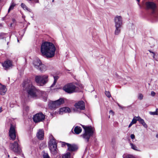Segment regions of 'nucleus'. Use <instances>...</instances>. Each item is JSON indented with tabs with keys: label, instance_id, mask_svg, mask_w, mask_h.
Segmentation results:
<instances>
[{
	"label": "nucleus",
	"instance_id": "e2e57ef3",
	"mask_svg": "<svg viewBox=\"0 0 158 158\" xmlns=\"http://www.w3.org/2000/svg\"><path fill=\"white\" fill-rule=\"evenodd\" d=\"M19 41V40H18V42Z\"/></svg>",
	"mask_w": 158,
	"mask_h": 158
},
{
	"label": "nucleus",
	"instance_id": "aec40b11",
	"mask_svg": "<svg viewBox=\"0 0 158 158\" xmlns=\"http://www.w3.org/2000/svg\"><path fill=\"white\" fill-rule=\"evenodd\" d=\"M138 121L145 128H147L148 127L147 124L145 122L144 120L142 119L140 117L138 116Z\"/></svg>",
	"mask_w": 158,
	"mask_h": 158
},
{
	"label": "nucleus",
	"instance_id": "680f3d73",
	"mask_svg": "<svg viewBox=\"0 0 158 158\" xmlns=\"http://www.w3.org/2000/svg\"><path fill=\"white\" fill-rule=\"evenodd\" d=\"M4 18H3V20H4Z\"/></svg>",
	"mask_w": 158,
	"mask_h": 158
},
{
	"label": "nucleus",
	"instance_id": "6ab92c4d",
	"mask_svg": "<svg viewBox=\"0 0 158 158\" xmlns=\"http://www.w3.org/2000/svg\"><path fill=\"white\" fill-rule=\"evenodd\" d=\"M49 108L52 110H54L57 107L55 101H50L48 104Z\"/></svg>",
	"mask_w": 158,
	"mask_h": 158
},
{
	"label": "nucleus",
	"instance_id": "f257e3e1",
	"mask_svg": "<svg viewBox=\"0 0 158 158\" xmlns=\"http://www.w3.org/2000/svg\"><path fill=\"white\" fill-rule=\"evenodd\" d=\"M56 48L52 42H45L41 44L40 52L43 56L49 58L53 57L55 55Z\"/></svg>",
	"mask_w": 158,
	"mask_h": 158
},
{
	"label": "nucleus",
	"instance_id": "2eb2a0df",
	"mask_svg": "<svg viewBox=\"0 0 158 158\" xmlns=\"http://www.w3.org/2000/svg\"><path fill=\"white\" fill-rule=\"evenodd\" d=\"M68 147V150L69 151L73 152L76 151L78 149L77 146L74 144H71L69 143L67 144Z\"/></svg>",
	"mask_w": 158,
	"mask_h": 158
},
{
	"label": "nucleus",
	"instance_id": "de8ad7c7",
	"mask_svg": "<svg viewBox=\"0 0 158 158\" xmlns=\"http://www.w3.org/2000/svg\"><path fill=\"white\" fill-rule=\"evenodd\" d=\"M117 105H118V106L121 108V109H123V107L121 106L118 103H117Z\"/></svg>",
	"mask_w": 158,
	"mask_h": 158
},
{
	"label": "nucleus",
	"instance_id": "bb28decb",
	"mask_svg": "<svg viewBox=\"0 0 158 158\" xmlns=\"http://www.w3.org/2000/svg\"><path fill=\"white\" fill-rule=\"evenodd\" d=\"M6 34L4 33H0V39H6V37H5V35Z\"/></svg>",
	"mask_w": 158,
	"mask_h": 158
},
{
	"label": "nucleus",
	"instance_id": "c9c22d12",
	"mask_svg": "<svg viewBox=\"0 0 158 158\" xmlns=\"http://www.w3.org/2000/svg\"><path fill=\"white\" fill-rule=\"evenodd\" d=\"M150 114L151 115H157L156 111L154 112H150Z\"/></svg>",
	"mask_w": 158,
	"mask_h": 158
},
{
	"label": "nucleus",
	"instance_id": "2f4dec72",
	"mask_svg": "<svg viewBox=\"0 0 158 158\" xmlns=\"http://www.w3.org/2000/svg\"><path fill=\"white\" fill-rule=\"evenodd\" d=\"M105 94L108 98H110L111 97L109 91H105Z\"/></svg>",
	"mask_w": 158,
	"mask_h": 158
},
{
	"label": "nucleus",
	"instance_id": "bf43d9fd",
	"mask_svg": "<svg viewBox=\"0 0 158 158\" xmlns=\"http://www.w3.org/2000/svg\"><path fill=\"white\" fill-rule=\"evenodd\" d=\"M38 0H37V1H36L35 2H38Z\"/></svg>",
	"mask_w": 158,
	"mask_h": 158
},
{
	"label": "nucleus",
	"instance_id": "473e14b6",
	"mask_svg": "<svg viewBox=\"0 0 158 158\" xmlns=\"http://www.w3.org/2000/svg\"><path fill=\"white\" fill-rule=\"evenodd\" d=\"M143 95L141 94H139L138 96V99H140V100H141L143 99Z\"/></svg>",
	"mask_w": 158,
	"mask_h": 158
},
{
	"label": "nucleus",
	"instance_id": "e433bc0d",
	"mask_svg": "<svg viewBox=\"0 0 158 158\" xmlns=\"http://www.w3.org/2000/svg\"><path fill=\"white\" fill-rule=\"evenodd\" d=\"M53 77L54 78V81H57V80L59 78V77L57 76H53Z\"/></svg>",
	"mask_w": 158,
	"mask_h": 158
},
{
	"label": "nucleus",
	"instance_id": "4d7b16f0",
	"mask_svg": "<svg viewBox=\"0 0 158 158\" xmlns=\"http://www.w3.org/2000/svg\"><path fill=\"white\" fill-rule=\"evenodd\" d=\"M9 44V42H7V45H8Z\"/></svg>",
	"mask_w": 158,
	"mask_h": 158
},
{
	"label": "nucleus",
	"instance_id": "a878e982",
	"mask_svg": "<svg viewBox=\"0 0 158 158\" xmlns=\"http://www.w3.org/2000/svg\"><path fill=\"white\" fill-rule=\"evenodd\" d=\"M15 4L14 3H12L11 5L10 6L8 10V12L9 13L10 10L13 9L14 6H15Z\"/></svg>",
	"mask_w": 158,
	"mask_h": 158
},
{
	"label": "nucleus",
	"instance_id": "0eeeda50",
	"mask_svg": "<svg viewBox=\"0 0 158 158\" xmlns=\"http://www.w3.org/2000/svg\"><path fill=\"white\" fill-rule=\"evenodd\" d=\"M33 64L34 67L38 70L42 72L46 70V66L43 64L41 60L39 59H36L33 61Z\"/></svg>",
	"mask_w": 158,
	"mask_h": 158
},
{
	"label": "nucleus",
	"instance_id": "69168bd1",
	"mask_svg": "<svg viewBox=\"0 0 158 158\" xmlns=\"http://www.w3.org/2000/svg\"><path fill=\"white\" fill-rule=\"evenodd\" d=\"M1 1V0H0V1Z\"/></svg>",
	"mask_w": 158,
	"mask_h": 158
},
{
	"label": "nucleus",
	"instance_id": "f03ea898",
	"mask_svg": "<svg viewBox=\"0 0 158 158\" xmlns=\"http://www.w3.org/2000/svg\"><path fill=\"white\" fill-rule=\"evenodd\" d=\"M23 89L27 91L28 95L32 98L36 97L37 90L35 87L32 85L31 83L28 81H24L23 84Z\"/></svg>",
	"mask_w": 158,
	"mask_h": 158
},
{
	"label": "nucleus",
	"instance_id": "a18cd8bd",
	"mask_svg": "<svg viewBox=\"0 0 158 158\" xmlns=\"http://www.w3.org/2000/svg\"><path fill=\"white\" fill-rule=\"evenodd\" d=\"M133 124H134L133 123H132V122H131L129 124V125L128 126V127H130Z\"/></svg>",
	"mask_w": 158,
	"mask_h": 158
},
{
	"label": "nucleus",
	"instance_id": "864d4df0",
	"mask_svg": "<svg viewBox=\"0 0 158 158\" xmlns=\"http://www.w3.org/2000/svg\"><path fill=\"white\" fill-rule=\"evenodd\" d=\"M136 1L138 2H140V0H136Z\"/></svg>",
	"mask_w": 158,
	"mask_h": 158
},
{
	"label": "nucleus",
	"instance_id": "49530a36",
	"mask_svg": "<svg viewBox=\"0 0 158 158\" xmlns=\"http://www.w3.org/2000/svg\"><path fill=\"white\" fill-rule=\"evenodd\" d=\"M29 2H33L34 0H26Z\"/></svg>",
	"mask_w": 158,
	"mask_h": 158
},
{
	"label": "nucleus",
	"instance_id": "f8f14e48",
	"mask_svg": "<svg viewBox=\"0 0 158 158\" xmlns=\"http://www.w3.org/2000/svg\"><path fill=\"white\" fill-rule=\"evenodd\" d=\"M74 106L77 109L80 110H84L85 109V104L83 101H80L75 103Z\"/></svg>",
	"mask_w": 158,
	"mask_h": 158
},
{
	"label": "nucleus",
	"instance_id": "8fccbe9b",
	"mask_svg": "<svg viewBox=\"0 0 158 158\" xmlns=\"http://www.w3.org/2000/svg\"><path fill=\"white\" fill-rule=\"evenodd\" d=\"M2 111V108L1 107L0 108V113Z\"/></svg>",
	"mask_w": 158,
	"mask_h": 158
},
{
	"label": "nucleus",
	"instance_id": "393cba45",
	"mask_svg": "<svg viewBox=\"0 0 158 158\" xmlns=\"http://www.w3.org/2000/svg\"><path fill=\"white\" fill-rule=\"evenodd\" d=\"M70 153L68 152L65 155L63 156L62 158H70Z\"/></svg>",
	"mask_w": 158,
	"mask_h": 158
},
{
	"label": "nucleus",
	"instance_id": "dca6fc26",
	"mask_svg": "<svg viewBox=\"0 0 158 158\" xmlns=\"http://www.w3.org/2000/svg\"><path fill=\"white\" fill-rule=\"evenodd\" d=\"M44 135V131L43 129H39L36 134V136L38 139L41 140L43 139Z\"/></svg>",
	"mask_w": 158,
	"mask_h": 158
},
{
	"label": "nucleus",
	"instance_id": "39448f33",
	"mask_svg": "<svg viewBox=\"0 0 158 158\" xmlns=\"http://www.w3.org/2000/svg\"><path fill=\"white\" fill-rule=\"evenodd\" d=\"M48 77L46 75L37 76L35 77V81L40 85L42 86L48 82Z\"/></svg>",
	"mask_w": 158,
	"mask_h": 158
},
{
	"label": "nucleus",
	"instance_id": "37998d69",
	"mask_svg": "<svg viewBox=\"0 0 158 158\" xmlns=\"http://www.w3.org/2000/svg\"><path fill=\"white\" fill-rule=\"evenodd\" d=\"M109 114L112 115H114V113L112 110H111L109 111Z\"/></svg>",
	"mask_w": 158,
	"mask_h": 158
},
{
	"label": "nucleus",
	"instance_id": "13d9d810",
	"mask_svg": "<svg viewBox=\"0 0 158 158\" xmlns=\"http://www.w3.org/2000/svg\"><path fill=\"white\" fill-rule=\"evenodd\" d=\"M54 1V0H53L52 1V2H53Z\"/></svg>",
	"mask_w": 158,
	"mask_h": 158
},
{
	"label": "nucleus",
	"instance_id": "4c0bfd02",
	"mask_svg": "<svg viewBox=\"0 0 158 158\" xmlns=\"http://www.w3.org/2000/svg\"><path fill=\"white\" fill-rule=\"evenodd\" d=\"M151 96L154 97L156 95V93L153 91H152L151 92Z\"/></svg>",
	"mask_w": 158,
	"mask_h": 158
},
{
	"label": "nucleus",
	"instance_id": "423d86ee",
	"mask_svg": "<svg viewBox=\"0 0 158 158\" xmlns=\"http://www.w3.org/2000/svg\"><path fill=\"white\" fill-rule=\"evenodd\" d=\"M146 4L147 8L151 10L152 15L154 17H157L158 14L156 4L153 2H148L146 3Z\"/></svg>",
	"mask_w": 158,
	"mask_h": 158
},
{
	"label": "nucleus",
	"instance_id": "79ce46f5",
	"mask_svg": "<svg viewBox=\"0 0 158 158\" xmlns=\"http://www.w3.org/2000/svg\"><path fill=\"white\" fill-rule=\"evenodd\" d=\"M56 81H54L53 84L51 86V87H53L54 86V85H55L56 83Z\"/></svg>",
	"mask_w": 158,
	"mask_h": 158
},
{
	"label": "nucleus",
	"instance_id": "6e6552de",
	"mask_svg": "<svg viewBox=\"0 0 158 158\" xmlns=\"http://www.w3.org/2000/svg\"><path fill=\"white\" fill-rule=\"evenodd\" d=\"M51 136L52 138L50 139L48 143V146L50 150L53 153H56L57 152L56 150L57 147V143L56 142L55 139L52 135H51Z\"/></svg>",
	"mask_w": 158,
	"mask_h": 158
},
{
	"label": "nucleus",
	"instance_id": "c756f323",
	"mask_svg": "<svg viewBox=\"0 0 158 158\" xmlns=\"http://www.w3.org/2000/svg\"><path fill=\"white\" fill-rule=\"evenodd\" d=\"M137 119H138V117L135 116L134 117L131 122L133 124H135L136 123L137 121H138Z\"/></svg>",
	"mask_w": 158,
	"mask_h": 158
},
{
	"label": "nucleus",
	"instance_id": "3c124183",
	"mask_svg": "<svg viewBox=\"0 0 158 158\" xmlns=\"http://www.w3.org/2000/svg\"><path fill=\"white\" fill-rule=\"evenodd\" d=\"M156 111L157 115L158 114V108L156 109Z\"/></svg>",
	"mask_w": 158,
	"mask_h": 158
},
{
	"label": "nucleus",
	"instance_id": "b1692460",
	"mask_svg": "<svg viewBox=\"0 0 158 158\" xmlns=\"http://www.w3.org/2000/svg\"><path fill=\"white\" fill-rule=\"evenodd\" d=\"M115 30L114 32V34L115 35H118L120 32V28L121 27L115 26Z\"/></svg>",
	"mask_w": 158,
	"mask_h": 158
},
{
	"label": "nucleus",
	"instance_id": "9d476101",
	"mask_svg": "<svg viewBox=\"0 0 158 158\" xmlns=\"http://www.w3.org/2000/svg\"><path fill=\"white\" fill-rule=\"evenodd\" d=\"M33 119L35 123L42 122L45 119V115L42 112L39 113L35 114Z\"/></svg>",
	"mask_w": 158,
	"mask_h": 158
},
{
	"label": "nucleus",
	"instance_id": "ea45409f",
	"mask_svg": "<svg viewBox=\"0 0 158 158\" xmlns=\"http://www.w3.org/2000/svg\"><path fill=\"white\" fill-rule=\"evenodd\" d=\"M131 138L132 139H133L135 138V135L134 134H132L131 135Z\"/></svg>",
	"mask_w": 158,
	"mask_h": 158
},
{
	"label": "nucleus",
	"instance_id": "f3484780",
	"mask_svg": "<svg viewBox=\"0 0 158 158\" xmlns=\"http://www.w3.org/2000/svg\"><path fill=\"white\" fill-rule=\"evenodd\" d=\"M7 91L5 86L2 85L0 83V94L1 95H4Z\"/></svg>",
	"mask_w": 158,
	"mask_h": 158
},
{
	"label": "nucleus",
	"instance_id": "7ed1b4c3",
	"mask_svg": "<svg viewBox=\"0 0 158 158\" xmlns=\"http://www.w3.org/2000/svg\"><path fill=\"white\" fill-rule=\"evenodd\" d=\"M82 127L84 130V133L81 136L86 140L87 142H88L90 138L93 136L95 129L91 126H87L82 125Z\"/></svg>",
	"mask_w": 158,
	"mask_h": 158
},
{
	"label": "nucleus",
	"instance_id": "c03bdc74",
	"mask_svg": "<svg viewBox=\"0 0 158 158\" xmlns=\"http://www.w3.org/2000/svg\"><path fill=\"white\" fill-rule=\"evenodd\" d=\"M67 143H66L64 142H63L62 143V146L64 147V146H65L66 145H67Z\"/></svg>",
	"mask_w": 158,
	"mask_h": 158
},
{
	"label": "nucleus",
	"instance_id": "4be33fe9",
	"mask_svg": "<svg viewBox=\"0 0 158 158\" xmlns=\"http://www.w3.org/2000/svg\"><path fill=\"white\" fill-rule=\"evenodd\" d=\"M57 107L64 103V100L63 99L60 98L59 99L55 101Z\"/></svg>",
	"mask_w": 158,
	"mask_h": 158
},
{
	"label": "nucleus",
	"instance_id": "0e129e2a",
	"mask_svg": "<svg viewBox=\"0 0 158 158\" xmlns=\"http://www.w3.org/2000/svg\"><path fill=\"white\" fill-rule=\"evenodd\" d=\"M109 118H110V116H109Z\"/></svg>",
	"mask_w": 158,
	"mask_h": 158
},
{
	"label": "nucleus",
	"instance_id": "a211bd4d",
	"mask_svg": "<svg viewBox=\"0 0 158 158\" xmlns=\"http://www.w3.org/2000/svg\"><path fill=\"white\" fill-rule=\"evenodd\" d=\"M71 111L70 108L68 107H64L60 109L59 113L62 114L63 113H69Z\"/></svg>",
	"mask_w": 158,
	"mask_h": 158
},
{
	"label": "nucleus",
	"instance_id": "cd10ccee",
	"mask_svg": "<svg viewBox=\"0 0 158 158\" xmlns=\"http://www.w3.org/2000/svg\"><path fill=\"white\" fill-rule=\"evenodd\" d=\"M130 145L131 147V148L132 149L135 150H137V147L136 146H135V145L133 144L132 143H130Z\"/></svg>",
	"mask_w": 158,
	"mask_h": 158
},
{
	"label": "nucleus",
	"instance_id": "7c9ffc66",
	"mask_svg": "<svg viewBox=\"0 0 158 158\" xmlns=\"http://www.w3.org/2000/svg\"><path fill=\"white\" fill-rule=\"evenodd\" d=\"M152 56H153V58L154 60L157 61V57L156 56H155V54L154 52H152Z\"/></svg>",
	"mask_w": 158,
	"mask_h": 158
},
{
	"label": "nucleus",
	"instance_id": "6e6d98bb",
	"mask_svg": "<svg viewBox=\"0 0 158 158\" xmlns=\"http://www.w3.org/2000/svg\"><path fill=\"white\" fill-rule=\"evenodd\" d=\"M8 157H10V156H9V155H8Z\"/></svg>",
	"mask_w": 158,
	"mask_h": 158
},
{
	"label": "nucleus",
	"instance_id": "5701e85b",
	"mask_svg": "<svg viewBox=\"0 0 158 158\" xmlns=\"http://www.w3.org/2000/svg\"><path fill=\"white\" fill-rule=\"evenodd\" d=\"M42 97L44 101H46L48 98V94L45 91H42L41 92Z\"/></svg>",
	"mask_w": 158,
	"mask_h": 158
},
{
	"label": "nucleus",
	"instance_id": "5fc2aeb1",
	"mask_svg": "<svg viewBox=\"0 0 158 158\" xmlns=\"http://www.w3.org/2000/svg\"><path fill=\"white\" fill-rule=\"evenodd\" d=\"M149 52H150V53H152V52H152V51H149Z\"/></svg>",
	"mask_w": 158,
	"mask_h": 158
},
{
	"label": "nucleus",
	"instance_id": "09e8293b",
	"mask_svg": "<svg viewBox=\"0 0 158 158\" xmlns=\"http://www.w3.org/2000/svg\"><path fill=\"white\" fill-rule=\"evenodd\" d=\"M28 109H29V107L28 106H26V110H28Z\"/></svg>",
	"mask_w": 158,
	"mask_h": 158
},
{
	"label": "nucleus",
	"instance_id": "052dcab7",
	"mask_svg": "<svg viewBox=\"0 0 158 158\" xmlns=\"http://www.w3.org/2000/svg\"><path fill=\"white\" fill-rule=\"evenodd\" d=\"M14 158H17L16 157H14Z\"/></svg>",
	"mask_w": 158,
	"mask_h": 158
},
{
	"label": "nucleus",
	"instance_id": "603ef678",
	"mask_svg": "<svg viewBox=\"0 0 158 158\" xmlns=\"http://www.w3.org/2000/svg\"><path fill=\"white\" fill-rule=\"evenodd\" d=\"M156 136L157 138H158V134L156 135Z\"/></svg>",
	"mask_w": 158,
	"mask_h": 158
},
{
	"label": "nucleus",
	"instance_id": "9b49d317",
	"mask_svg": "<svg viewBox=\"0 0 158 158\" xmlns=\"http://www.w3.org/2000/svg\"><path fill=\"white\" fill-rule=\"evenodd\" d=\"M9 133L11 139L13 140H15L16 137L15 130V127L12 124H11Z\"/></svg>",
	"mask_w": 158,
	"mask_h": 158
},
{
	"label": "nucleus",
	"instance_id": "c85d7f7f",
	"mask_svg": "<svg viewBox=\"0 0 158 158\" xmlns=\"http://www.w3.org/2000/svg\"><path fill=\"white\" fill-rule=\"evenodd\" d=\"M21 7L23 8V9L28 10V8L24 4L22 3L21 5Z\"/></svg>",
	"mask_w": 158,
	"mask_h": 158
},
{
	"label": "nucleus",
	"instance_id": "72a5a7b5",
	"mask_svg": "<svg viewBox=\"0 0 158 158\" xmlns=\"http://www.w3.org/2000/svg\"><path fill=\"white\" fill-rule=\"evenodd\" d=\"M43 158H49V156L48 154H45L43 156Z\"/></svg>",
	"mask_w": 158,
	"mask_h": 158
},
{
	"label": "nucleus",
	"instance_id": "412c9836",
	"mask_svg": "<svg viewBox=\"0 0 158 158\" xmlns=\"http://www.w3.org/2000/svg\"><path fill=\"white\" fill-rule=\"evenodd\" d=\"M74 131L75 134H79L82 131L81 128L79 126H76L74 128Z\"/></svg>",
	"mask_w": 158,
	"mask_h": 158
},
{
	"label": "nucleus",
	"instance_id": "ddd939ff",
	"mask_svg": "<svg viewBox=\"0 0 158 158\" xmlns=\"http://www.w3.org/2000/svg\"><path fill=\"white\" fill-rule=\"evenodd\" d=\"M115 26L121 27L122 24V18L120 16H116L114 18Z\"/></svg>",
	"mask_w": 158,
	"mask_h": 158
},
{
	"label": "nucleus",
	"instance_id": "f704fd0d",
	"mask_svg": "<svg viewBox=\"0 0 158 158\" xmlns=\"http://www.w3.org/2000/svg\"><path fill=\"white\" fill-rule=\"evenodd\" d=\"M123 158H132V156L131 155H127L125 156H123Z\"/></svg>",
	"mask_w": 158,
	"mask_h": 158
},
{
	"label": "nucleus",
	"instance_id": "4468645a",
	"mask_svg": "<svg viewBox=\"0 0 158 158\" xmlns=\"http://www.w3.org/2000/svg\"><path fill=\"white\" fill-rule=\"evenodd\" d=\"M2 65L6 70L9 69L13 66L12 62L10 60H7L2 63Z\"/></svg>",
	"mask_w": 158,
	"mask_h": 158
},
{
	"label": "nucleus",
	"instance_id": "20e7f679",
	"mask_svg": "<svg viewBox=\"0 0 158 158\" xmlns=\"http://www.w3.org/2000/svg\"><path fill=\"white\" fill-rule=\"evenodd\" d=\"M19 141L18 140V142L15 141L13 143H10V148L15 154L20 155L22 153V150Z\"/></svg>",
	"mask_w": 158,
	"mask_h": 158
},
{
	"label": "nucleus",
	"instance_id": "1a4fd4ad",
	"mask_svg": "<svg viewBox=\"0 0 158 158\" xmlns=\"http://www.w3.org/2000/svg\"><path fill=\"white\" fill-rule=\"evenodd\" d=\"M76 86L73 83L67 84L63 87V89L68 94H71L75 92Z\"/></svg>",
	"mask_w": 158,
	"mask_h": 158
},
{
	"label": "nucleus",
	"instance_id": "58836bf2",
	"mask_svg": "<svg viewBox=\"0 0 158 158\" xmlns=\"http://www.w3.org/2000/svg\"><path fill=\"white\" fill-rule=\"evenodd\" d=\"M12 20L13 22V23H11L10 24V26L11 27H12V26L13 23H16V20L15 19H12Z\"/></svg>",
	"mask_w": 158,
	"mask_h": 158
},
{
	"label": "nucleus",
	"instance_id": "a19ab883",
	"mask_svg": "<svg viewBox=\"0 0 158 158\" xmlns=\"http://www.w3.org/2000/svg\"><path fill=\"white\" fill-rule=\"evenodd\" d=\"M56 81H54L53 84L51 86V87H53L54 86V85H55L56 83Z\"/></svg>",
	"mask_w": 158,
	"mask_h": 158
}]
</instances>
